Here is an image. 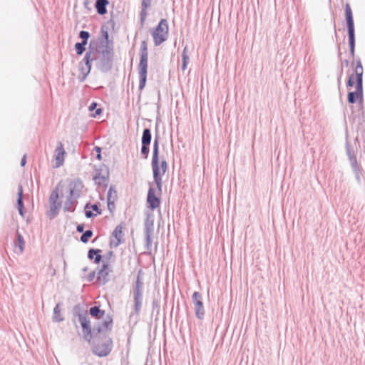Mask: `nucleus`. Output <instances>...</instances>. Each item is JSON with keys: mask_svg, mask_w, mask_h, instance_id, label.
Returning <instances> with one entry per match:
<instances>
[{"mask_svg": "<svg viewBox=\"0 0 365 365\" xmlns=\"http://www.w3.org/2000/svg\"><path fill=\"white\" fill-rule=\"evenodd\" d=\"M22 195H23V189L21 186H19V192H18V209L19 214L23 216V209H24V205H23V200H22Z\"/></svg>", "mask_w": 365, "mask_h": 365, "instance_id": "a211bd4d", "label": "nucleus"}, {"mask_svg": "<svg viewBox=\"0 0 365 365\" xmlns=\"http://www.w3.org/2000/svg\"><path fill=\"white\" fill-rule=\"evenodd\" d=\"M53 312H54V318H55L56 321H57V322L62 321L63 317H61V308H60L59 304H57L54 307Z\"/></svg>", "mask_w": 365, "mask_h": 365, "instance_id": "b1692460", "label": "nucleus"}, {"mask_svg": "<svg viewBox=\"0 0 365 365\" xmlns=\"http://www.w3.org/2000/svg\"><path fill=\"white\" fill-rule=\"evenodd\" d=\"M151 140V133L149 129H145L143 130L142 136V144L150 145Z\"/></svg>", "mask_w": 365, "mask_h": 365, "instance_id": "6ab92c4d", "label": "nucleus"}, {"mask_svg": "<svg viewBox=\"0 0 365 365\" xmlns=\"http://www.w3.org/2000/svg\"><path fill=\"white\" fill-rule=\"evenodd\" d=\"M161 189L159 190H155L154 188L150 187L148 191L147 201L149 205V207L151 209H155L160 206V198L159 195L160 194Z\"/></svg>", "mask_w": 365, "mask_h": 365, "instance_id": "1a4fd4ad", "label": "nucleus"}, {"mask_svg": "<svg viewBox=\"0 0 365 365\" xmlns=\"http://www.w3.org/2000/svg\"><path fill=\"white\" fill-rule=\"evenodd\" d=\"M109 275L108 265L103 264L102 268L98 273V281L103 284H105L108 281V277Z\"/></svg>", "mask_w": 365, "mask_h": 365, "instance_id": "ddd939ff", "label": "nucleus"}, {"mask_svg": "<svg viewBox=\"0 0 365 365\" xmlns=\"http://www.w3.org/2000/svg\"><path fill=\"white\" fill-rule=\"evenodd\" d=\"M152 168L153 172V177L159 190L162 186V176L166 173L168 165L165 160H163L160 164L158 159V143L157 140L154 143L153 153L152 158Z\"/></svg>", "mask_w": 365, "mask_h": 365, "instance_id": "f03ea898", "label": "nucleus"}, {"mask_svg": "<svg viewBox=\"0 0 365 365\" xmlns=\"http://www.w3.org/2000/svg\"><path fill=\"white\" fill-rule=\"evenodd\" d=\"M90 314L96 318V319H102L105 315V311L99 309L98 307H93L89 309Z\"/></svg>", "mask_w": 365, "mask_h": 365, "instance_id": "dca6fc26", "label": "nucleus"}, {"mask_svg": "<svg viewBox=\"0 0 365 365\" xmlns=\"http://www.w3.org/2000/svg\"><path fill=\"white\" fill-rule=\"evenodd\" d=\"M101 113V109L98 108L96 110V113L93 115V117H96Z\"/></svg>", "mask_w": 365, "mask_h": 365, "instance_id": "2f4dec72", "label": "nucleus"}, {"mask_svg": "<svg viewBox=\"0 0 365 365\" xmlns=\"http://www.w3.org/2000/svg\"><path fill=\"white\" fill-rule=\"evenodd\" d=\"M182 57V69L183 71H185L187 68V66L188 62H189V56H188V54H187V48H185L183 49Z\"/></svg>", "mask_w": 365, "mask_h": 365, "instance_id": "5701e85b", "label": "nucleus"}, {"mask_svg": "<svg viewBox=\"0 0 365 365\" xmlns=\"http://www.w3.org/2000/svg\"><path fill=\"white\" fill-rule=\"evenodd\" d=\"M77 230H78V232H83V227L82 225H78V226L77 227Z\"/></svg>", "mask_w": 365, "mask_h": 365, "instance_id": "473e14b6", "label": "nucleus"}, {"mask_svg": "<svg viewBox=\"0 0 365 365\" xmlns=\"http://www.w3.org/2000/svg\"><path fill=\"white\" fill-rule=\"evenodd\" d=\"M84 61H86V65L90 68L91 67L90 63H91V61H93V58L91 57V52L86 53V54L84 57Z\"/></svg>", "mask_w": 365, "mask_h": 365, "instance_id": "c85d7f7f", "label": "nucleus"}, {"mask_svg": "<svg viewBox=\"0 0 365 365\" xmlns=\"http://www.w3.org/2000/svg\"><path fill=\"white\" fill-rule=\"evenodd\" d=\"M112 349V341L110 339H105L99 341L94 347L93 352L98 356H106Z\"/></svg>", "mask_w": 365, "mask_h": 365, "instance_id": "423d86ee", "label": "nucleus"}, {"mask_svg": "<svg viewBox=\"0 0 365 365\" xmlns=\"http://www.w3.org/2000/svg\"><path fill=\"white\" fill-rule=\"evenodd\" d=\"M93 235V232L91 230H87L81 236V240L84 242V243H86L88 242V240H90V238L92 237Z\"/></svg>", "mask_w": 365, "mask_h": 365, "instance_id": "393cba45", "label": "nucleus"}, {"mask_svg": "<svg viewBox=\"0 0 365 365\" xmlns=\"http://www.w3.org/2000/svg\"><path fill=\"white\" fill-rule=\"evenodd\" d=\"M147 241H148V244L150 243V242H151L150 234L147 235Z\"/></svg>", "mask_w": 365, "mask_h": 365, "instance_id": "f704fd0d", "label": "nucleus"}, {"mask_svg": "<svg viewBox=\"0 0 365 365\" xmlns=\"http://www.w3.org/2000/svg\"><path fill=\"white\" fill-rule=\"evenodd\" d=\"M141 285H142V283L140 282V278H139V276H138V279H137V281H136L137 292L135 293V303H136V307H137L140 306L139 298L140 297V292H139V289L140 288Z\"/></svg>", "mask_w": 365, "mask_h": 365, "instance_id": "4be33fe9", "label": "nucleus"}, {"mask_svg": "<svg viewBox=\"0 0 365 365\" xmlns=\"http://www.w3.org/2000/svg\"><path fill=\"white\" fill-rule=\"evenodd\" d=\"M78 319L82 327L83 337L86 340L90 342L92 336V328L91 321L86 315L83 314H79Z\"/></svg>", "mask_w": 365, "mask_h": 365, "instance_id": "0eeeda50", "label": "nucleus"}, {"mask_svg": "<svg viewBox=\"0 0 365 365\" xmlns=\"http://www.w3.org/2000/svg\"><path fill=\"white\" fill-rule=\"evenodd\" d=\"M86 44H83V43H76V45H75V48H76V53L78 55H81L84 50H85V48H84V46Z\"/></svg>", "mask_w": 365, "mask_h": 365, "instance_id": "a878e982", "label": "nucleus"}, {"mask_svg": "<svg viewBox=\"0 0 365 365\" xmlns=\"http://www.w3.org/2000/svg\"><path fill=\"white\" fill-rule=\"evenodd\" d=\"M56 274V270L54 269H52V275H55Z\"/></svg>", "mask_w": 365, "mask_h": 365, "instance_id": "c9c22d12", "label": "nucleus"}, {"mask_svg": "<svg viewBox=\"0 0 365 365\" xmlns=\"http://www.w3.org/2000/svg\"><path fill=\"white\" fill-rule=\"evenodd\" d=\"M148 63V43L145 41L141 42L140 48V61L138 64L139 89L142 91L146 84Z\"/></svg>", "mask_w": 365, "mask_h": 365, "instance_id": "7ed1b4c3", "label": "nucleus"}, {"mask_svg": "<svg viewBox=\"0 0 365 365\" xmlns=\"http://www.w3.org/2000/svg\"><path fill=\"white\" fill-rule=\"evenodd\" d=\"M26 155H24V156L22 158V159H21V166H24V165H25V164H26Z\"/></svg>", "mask_w": 365, "mask_h": 365, "instance_id": "7c9ffc66", "label": "nucleus"}, {"mask_svg": "<svg viewBox=\"0 0 365 365\" xmlns=\"http://www.w3.org/2000/svg\"><path fill=\"white\" fill-rule=\"evenodd\" d=\"M364 73V68L361 62L359 60L356 62L354 68V73L351 74L348 80L347 86H355V91H351L348 94V101L350 103H354L356 100H362L363 98V86L362 77Z\"/></svg>", "mask_w": 365, "mask_h": 365, "instance_id": "f257e3e1", "label": "nucleus"}, {"mask_svg": "<svg viewBox=\"0 0 365 365\" xmlns=\"http://www.w3.org/2000/svg\"><path fill=\"white\" fill-rule=\"evenodd\" d=\"M124 225L121 223L118 225L112 233V236L110 238V246L116 247L120 245L123 240V230Z\"/></svg>", "mask_w": 365, "mask_h": 365, "instance_id": "6e6552de", "label": "nucleus"}, {"mask_svg": "<svg viewBox=\"0 0 365 365\" xmlns=\"http://www.w3.org/2000/svg\"><path fill=\"white\" fill-rule=\"evenodd\" d=\"M192 300L194 303L195 314L197 318L202 319L205 314V309L203 303L202 302L201 294L197 292H194L192 294Z\"/></svg>", "mask_w": 365, "mask_h": 365, "instance_id": "9d476101", "label": "nucleus"}, {"mask_svg": "<svg viewBox=\"0 0 365 365\" xmlns=\"http://www.w3.org/2000/svg\"><path fill=\"white\" fill-rule=\"evenodd\" d=\"M345 17L347 24L348 36H349V43L350 47V53L352 56H354V46H355V37H354V23L352 14V10L349 3L345 5Z\"/></svg>", "mask_w": 365, "mask_h": 365, "instance_id": "39448f33", "label": "nucleus"}, {"mask_svg": "<svg viewBox=\"0 0 365 365\" xmlns=\"http://www.w3.org/2000/svg\"><path fill=\"white\" fill-rule=\"evenodd\" d=\"M148 145H144V144H143V145H142L141 153L143 155L145 158H147L148 155V153H149Z\"/></svg>", "mask_w": 365, "mask_h": 365, "instance_id": "cd10ccee", "label": "nucleus"}, {"mask_svg": "<svg viewBox=\"0 0 365 365\" xmlns=\"http://www.w3.org/2000/svg\"><path fill=\"white\" fill-rule=\"evenodd\" d=\"M66 154L63 145L61 142H59L55 150L53 168H57L63 165Z\"/></svg>", "mask_w": 365, "mask_h": 365, "instance_id": "9b49d317", "label": "nucleus"}, {"mask_svg": "<svg viewBox=\"0 0 365 365\" xmlns=\"http://www.w3.org/2000/svg\"><path fill=\"white\" fill-rule=\"evenodd\" d=\"M108 4V0H97L96 8L99 14L103 15L106 14V6Z\"/></svg>", "mask_w": 365, "mask_h": 365, "instance_id": "4468645a", "label": "nucleus"}, {"mask_svg": "<svg viewBox=\"0 0 365 365\" xmlns=\"http://www.w3.org/2000/svg\"><path fill=\"white\" fill-rule=\"evenodd\" d=\"M101 251L100 250H90L88 252V257L91 259H94V262L98 264L102 259V257L100 254Z\"/></svg>", "mask_w": 365, "mask_h": 365, "instance_id": "f3484780", "label": "nucleus"}, {"mask_svg": "<svg viewBox=\"0 0 365 365\" xmlns=\"http://www.w3.org/2000/svg\"><path fill=\"white\" fill-rule=\"evenodd\" d=\"M79 36L83 39V44H87V41L90 36L89 33L85 31H81Z\"/></svg>", "mask_w": 365, "mask_h": 365, "instance_id": "bb28decb", "label": "nucleus"}, {"mask_svg": "<svg viewBox=\"0 0 365 365\" xmlns=\"http://www.w3.org/2000/svg\"><path fill=\"white\" fill-rule=\"evenodd\" d=\"M96 103H93L90 106L89 108H90V110H93V109L96 108Z\"/></svg>", "mask_w": 365, "mask_h": 365, "instance_id": "72a5a7b5", "label": "nucleus"}, {"mask_svg": "<svg viewBox=\"0 0 365 365\" xmlns=\"http://www.w3.org/2000/svg\"><path fill=\"white\" fill-rule=\"evenodd\" d=\"M169 26L167 20L161 19L158 26L153 29L151 34L155 46H158L168 38Z\"/></svg>", "mask_w": 365, "mask_h": 365, "instance_id": "20e7f679", "label": "nucleus"}, {"mask_svg": "<svg viewBox=\"0 0 365 365\" xmlns=\"http://www.w3.org/2000/svg\"><path fill=\"white\" fill-rule=\"evenodd\" d=\"M100 213L101 211L97 205H93L91 207L86 206V216L87 217H92Z\"/></svg>", "mask_w": 365, "mask_h": 365, "instance_id": "2eb2a0df", "label": "nucleus"}, {"mask_svg": "<svg viewBox=\"0 0 365 365\" xmlns=\"http://www.w3.org/2000/svg\"><path fill=\"white\" fill-rule=\"evenodd\" d=\"M17 242H18V247H19V254H21L23 253L24 250V245H25V242H24V237H22L21 235H20L19 233L17 234Z\"/></svg>", "mask_w": 365, "mask_h": 365, "instance_id": "412c9836", "label": "nucleus"}, {"mask_svg": "<svg viewBox=\"0 0 365 365\" xmlns=\"http://www.w3.org/2000/svg\"><path fill=\"white\" fill-rule=\"evenodd\" d=\"M95 150H96V152L97 153V158H98V160H101V148H100L99 147H96V148H95Z\"/></svg>", "mask_w": 365, "mask_h": 365, "instance_id": "c756f323", "label": "nucleus"}, {"mask_svg": "<svg viewBox=\"0 0 365 365\" xmlns=\"http://www.w3.org/2000/svg\"><path fill=\"white\" fill-rule=\"evenodd\" d=\"M62 195V190L57 186L51 192L49 200L51 207L54 209H58L61 206L59 198Z\"/></svg>", "mask_w": 365, "mask_h": 365, "instance_id": "f8f14e48", "label": "nucleus"}, {"mask_svg": "<svg viewBox=\"0 0 365 365\" xmlns=\"http://www.w3.org/2000/svg\"><path fill=\"white\" fill-rule=\"evenodd\" d=\"M151 0H143L142 6L143 7V11L141 13V21H143L145 19L146 16V9L150 6Z\"/></svg>", "mask_w": 365, "mask_h": 365, "instance_id": "aec40b11", "label": "nucleus"}]
</instances>
